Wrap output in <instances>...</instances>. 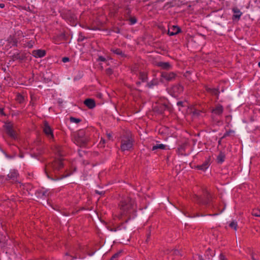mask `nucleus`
<instances>
[{
	"mask_svg": "<svg viewBox=\"0 0 260 260\" xmlns=\"http://www.w3.org/2000/svg\"><path fill=\"white\" fill-rule=\"evenodd\" d=\"M119 213L118 218L123 222L126 223L136 216V206L135 201L129 197L123 198L119 204Z\"/></svg>",
	"mask_w": 260,
	"mask_h": 260,
	"instance_id": "obj_1",
	"label": "nucleus"
},
{
	"mask_svg": "<svg viewBox=\"0 0 260 260\" xmlns=\"http://www.w3.org/2000/svg\"><path fill=\"white\" fill-rule=\"evenodd\" d=\"M62 161V159H56L46 166L45 172L49 178L50 177L48 174L49 172H52L55 175L59 174V172L64 166Z\"/></svg>",
	"mask_w": 260,
	"mask_h": 260,
	"instance_id": "obj_2",
	"label": "nucleus"
},
{
	"mask_svg": "<svg viewBox=\"0 0 260 260\" xmlns=\"http://www.w3.org/2000/svg\"><path fill=\"white\" fill-rule=\"evenodd\" d=\"M73 141L77 145L80 147H85L89 141V138L86 135L84 130L80 129L74 134Z\"/></svg>",
	"mask_w": 260,
	"mask_h": 260,
	"instance_id": "obj_3",
	"label": "nucleus"
},
{
	"mask_svg": "<svg viewBox=\"0 0 260 260\" xmlns=\"http://www.w3.org/2000/svg\"><path fill=\"white\" fill-rule=\"evenodd\" d=\"M194 201L199 205H203L208 207H214L212 204V199L211 194L207 191H206L204 194V198L195 195L193 197Z\"/></svg>",
	"mask_w": 260,
	"mask_h": 260,
	"instance_id": "obj_4",
	"label": "nucleus"
},
{
	"mask_svg": "<svg viewBox=\"0 0 260 260\" xmlns=\"http://www.w3.org/2000/svg\"><path fill=\"white\" fill-rule=\"evenodd\" d=\"M133 139L127 137H124L121 140V149L122 151L129 150L133 146Z\"/></svg>",
	"mask_w": 260,
	"mask_h": 260,
	"instance_id": "obj_5",
	"label": "nucleus"
},
{
	"mask_svg": "<svg viewBox=\"0 0 260 260\" xmlns=\"http://www.w3.org/2000/svg\"><path fill=\"white\" fill-rule=\"evenodd\" d=\"M5 130L6 134L13 140H18V136L17 133L13 129L11 124L8 123L5 126Z\"/></svg>",
	"mask_w": 260,
	"mask_h": 260,
	"instance_id": "obj_6",
	"label": "nucleus"
},
{
	"mask_svg": "<svg viewBox=\"0 0 260 260\" xmlns=\"http://www.w3.org/2000/svg\"><path fill=\"white\" fill-rule=\"evenodd\" d=\"M62 17L70 22L72 25L76 23V17L74 13L71 11H68L62 14Z\"/></svg>",
	"mask_w": 260,
	"mask_h": 260,
	"instance_id": "obj_7",
	"label": "nucleus"
},
{
	"mask_svg": "<svg viewBox=\"0 0 260 260\" xmlns=\"http://www.w3.org/2000/svg\"><path fill=\"white\" fill-rule=\"evenodd\" d=\"M26 54L24 52H17L12 55L10 58L13 61L18 60L20 62H21L26 58Z\"/></svg>",
	"mask_w": 260,
	"mask_h": 260,
	"instance_id": "obj_8",
	"label": "nucleus"
},
{
	"mask_svg": "<svg viewBox=\"0 0 260 260\" xmlns=\"http://www.w3.org/2000/svg\"><path fill=\"white\" fill-rule=\"evenodd\" d=\"M43 132L47 137L50 138H54L53 130L46 121L44 122Z\"/></svg>",
	"mask_w": 260,
	"mask_h": 260,
	"instance_id": "obj_9",
	"label": "nucleus"
},
{
	"mask_svg": "<svg viewBox=\"0 0 260 260\" xmlns=\"http://www.w3.org/2000/svg\"><path fill=\"white\" fill-rule=\"evenodd\" d=\"M19 174L17 171L15 170H13L10 171L9 174L7 175V179L10 181L12 182H17Z\"/></svg>",
	"mask_w": 260,
	"mask_h": 260,
	"instance_id": "obj_10",
	"label": "nucleus"
},
{
	"mask_svg": "<svg viewBox=\"0 0 260 260\" xmlns=\"http://www.w3.org/2000/svg\"><path fill=\"white\" fill-rule=\"evenodd\" d=\"M184 87L180 84H177L173 86L172 88V95L176 97L182 93L183 91Z\"/></svg>",
	"mask_w": 260,
	"mask_h": 260,
	"instance_id": "obj_11",
	"label": "nucleus"
},
{
	"mask_svg": "<svg viewBox=\"0 0 260 260\" xmlns=\"http://www.w3.org/2000/svg\"><path fill=\"white\" fill-rule=\"evenodd\" d=\"M176 75L174 72H162L161 77L167 81H171L175 79Z\"/></svg>",
	"mask_w": 260,
	"mask_h": 260,
	"instance_id": "obj_12",
	"label": "nucleus"
},
{
	"mask_svg": "<svg viewBox=\"0 0 260 260\" xmlns=\"http://www.w3.org/2000/svg\"><path fill=\"white\" fill-rule=\"evenodd\" d=\"M234 14L232 16V20L233 21H239L243 13L237 7H234L232 9Z\"/></svg>",
	"mask_w": 260,
	"mask_h": 260,
	"instance_id": "obj_13",
	"label": "nucleus"
},
{
	"mask_svg": "<svg viewBox=\"0 0 260 260\" xmlns=\"http://www.w3.org/2000/svg\"><path fill=\"white\" fill-rule=\"evenodd\" d=\"M168 108L167 105L161 104H156V105L154 106V111L157 112L158 113H162Z\"/></svg>",
	"mask_w": 260,
	"mask_h": 260,
	"instance_id": "obj_14",
	"label": "nucleus"
},
{
	"mask_svg": "<svg viewBox=\"0 0 260 260\" xmlns=\"http://www.w3.org/2000/svg\"><path fill=\"white\" fill-rule=\"evenodd\" d=\"M31 54L36 58H42L46 55V51L43 49L34 50Z\"/></svg>",
	"mask_w": 260,
	"mask_h": 260,
	"instance_id": "obj_15",
	"label": "nucleus"
},
{
	"mask_svg": "<svg viewBox=\"0 0 260 260\" xmlns=\"http://www.w3.org/2000/svg\"><path fill=\"white\" fill-rule=\"evenodd\" d=\"M181 31V28L177 25H173L172 27L168 29V34L170 36H174L178 34Z\"/></svg>",
	"mask_w": 260,
	"mask_h": 260,
	"instance_id": "obj_16",
	"label": "nucleus"
},
{
	"mask_svg": "<svg viewBox=\"0 0 260 260\" xmlns=\"http://www.w3.org/2000/svg\"><path fill=\"white\" fill-rule=\"evenodd\" d=\"M210 165V159H206L205 161L202 164L200 165H197L196 168L200 170H202L203 171H205L206 169L209 167Z\"/></svg>",
	"mask_w": 260,
	"mask_h": 260,
	"instance_id": "obj_17",
	"label": "nucleus"
},
{
	"mask_svg": "<svg viewBox=\"0 0 260 260\" xmlns=\"http://www.w3.org/2000/svg\"><path fill=\"white\" fill-rule=\"evenodd\" d=\"M223 111V107L220 104H217L215 107L212 110V113L217 115H220Z\"/></svg>",
	"mask_w": 260,
	"mask_h": 260,
	"instance_id": "obj_18",
	"label": "nucleus"
},
{
	"mask_svg": "<svg viewBox=\"0 0 260 260\" xmlns=\"http://www.w3.org/2000/svg\"><path fill=\"white\" fill-rule=\"evenodd\" d=\"M84 104L89 108L92 109L95 107V103L93 99H87L84 102Z\"/></svg>",
	"mask_w": 260,
	"mask_h": 260,
	"instance_id": "obj_19",
	"label": "nucleus"
},
{
	"mask_svg": "<svg viewBox=\"0 0 260 260\" xmlns=\"http://www.w3.org/2000/svg\"><path fill=\"white\" fill-rule=\"evenodd\" d=\"M157 66L162 69L166 70H169L172 68L171 65L168 62H158L157 63Z\"/></svg>",
	"mask_w": 260,
	"mask_h": 260,
	"instance_id": "obj_20",
	"label": "nucleus"
},
{
	"mask_svg": "<svg viewBox=\"0 0 260 260\" xmlns=\"http://www.w3.org/2000/svg\"><path fill=\"white\" fill-rule=\"evenodd\" d=\"M111 51L114 54L120 55L121 57H126V55L123 53L122 51L119 48H112Z\"/></svg>",
	"mask_w": 260,
	"mask_h": 260,
	"instance_id": "obj_21",
	"label": "nucleus"
},
{
	"mask_svg": "<svg viewBox=\"0 0 260 260\" xmlns=\"http://www.w3.org/2000/svg\"><path fill=\"white\" fill-rule=\"evenodd\" d=\"M8 41H9V43L12 46H14V47H17V46L18 40L14 36H10V37L8 39Z\"/></svg>",
	"mask_w": 260,
	"mask_h": 260,
	"instance_id": "obj_22",
	"label": "nucleus"
},
{
	"mask_svg": "<svg viewBox=\"0 0 260 260\" xmlns=\"http://www.w3.org/2000/svg\"><path fill=\"white\" fill-rule=\"evenodd\" d=\"M225 155L224 153L221 151L220 152L219 154L217 157V161L218 164H222L225 159Z\"/></svg>",
	"mask_w": 260,
	"mask_h": 260,
	"instance_id": "obj_23",
	"label": "nucleus"
},
{
	"mask_svg": "<svg viewBox=\"0 0 260 260\" xmlns=\"http://www.w3.org/2000/svg\"><path fill=\"white\" fill-rule=\"evenodd\" d=\"M166 147L167 146L162 144H156L152 146V150L154 151L158 149L164 150L166 149Z\"/></svg>",
	"mask_w": 260,
	"mask_h": 260,
	"instance_id": "obj_24",
	"label": "nucleus"
},
{
	"mask_svg": "<svg viewBox=\"0 0 260 260\" xmlns=\"http://www.w3.org/2000/svg\"><path fill=\"white\" fill-rule=\"evenodd\" d=\"M36 193L38 197L41 198L46 197L48 196L47 191H44L42 190H38Z\"/></svg>",
	"mask_w": 260,
	"mask_h": 260,
	"instance_id": "obj_25",
	"label": "nucleus"
},
{
	"mask_svg": "<svg viewBox=\"0 0 260 260\" xmlns=\"http://www.w3.org/2000/svg\"><path fill=\"white\" fill-rule=\"evenodd\" d=\"M158 84V81L156 79H153L150 83L147 84V86L149 87H152L153 86H156Z\"/></svg>",
	"mask_w": 260,
	"mask_h": 260,
	"instance_id": "obj_26",
	"label": "nucleus"
},
{
	"mask_svg": "<svg viewBox=\"0 0 260 260\" xmlns=\"http://www.w3.org/2000/svg\"><path fill=\"white\" fill-rule=\"evenodd\" d=\"M124 13V15L125 16V18L128 19V18L129 17L131 16V11L130 9L127 7L125 9Z\"/></svg>",
	"mask_w": 260,
	"mask_h": 260,
	"instance_id": "obj_27",
	"label": "nucleus"
},
{
	"mask_svg": "<svg viewBox=\"0 0 260 260\" xmlns=\"http://www.w3.org/2000/svg\"><path fill=\"white\" fill-rule=\"evenodd\" d=\"M229 226L232 229H233L234 230L236 231L237 230V223L235 221H233L229 224Z\"/></svg>",
	"mask_w": 260,
	"mask_h": 260,
	"instance_id": "obj_28",
	"label": "nucleus"
},
{
	"mask_svg": "<svg viewBox=\"0 0 260 260\" xmlns=\"http://www.w3.org/2000/svg\"><path fill=\"white\" fill-rule=\"evenodd\" d=\"M121 251L117 252V253H115L114 255H112L110 260H118Z\"/></svg>",
	"mask_w": 260,
	"mask_h": 260,
	"instance_id": "obj_29",
	"label": "nucleus"
},
{
	"mask_svg": "<svg viewBox=\"0 0 260 260\" xmlns=\"http://www.w3.org/2000/svg\"><path fill=\"white\" fill-rule=\"evenodd\" d=\"M139 78L142 82H144L146 79V75L144 73L140 72L139 73Z\"/></svg>",
	"mask_w": 260,
	"mask_h": 260,
	"instance_id": "obj_30",
	"label": "nucleus"
},
{
	"mask_svg": "<svg viewBox=\"0 0 260 260\" xmlns=\"http://www.w3.org/2000/svg\"><path fill=\"white\" fill-rule=\"evenodd\" d=\"M252 215L256 217H260V210H253V211H252Z\"/></svg>",
	"mask_w": 260,
	"mask_h": 260,
	"instance_id": "obj_31",
	"label": "nucleus"
},
{
	"mask_svg": "<svg viewBox=\"0 0 260 260\" xmlns=\"http://www.w3.org/2000/svg\"><path fill=\"white\" fill-rule=\"evenodd\" d=\"M126 19L129 21L130 24L132 25L136 23L137 22V19L135 17H129Z\"/></svg>",
	"mask_w": 260,
	"mask_h": 260,
	"instance_id": "obj_32",
	"label": "nucleus"
},
{
	"mask_svg": "<svg viewBox=\"0 0 260 260\" xmlns=\"http://www.w3.org/2000/svg\"><path fill=\"white\" fill-rule=\"evenodd\" d=\"M219 93V90H218V89H216V88H213L211 91V94H212V95H216L217 96H218Z\"/></svg>",
	"mask_w": 260,
	"mask_h": 260,
	"instance_id": "obj_33",
	"label": "nucleus"
},
{
	"mask_svg": "<svg viewBox=\"0 0 260 260\" xmlns=\"http://www.w3.org/2000/svg\"><path fill=\"white\" fill-rule=\"evenodd\" d=\"M70 121L72 122H75L76 123H79L80 122H81V120L79 118H75L73 117H71L70 118Z\"/></svg>",
	"mask_w": 260,
	"mask_h": 260,
	"instance_id": "obj_34",
	"label": "nucleus"
},
{
	"mask_svg": "<svg viewBox=\"0 0 260 260\" xmlns=\"http://www.w3.org/2000/svg\"><path fill=\"white\" fill-rule=\"evenodd\" d=\"M251 258L252 260H260L258 255L253 253L251 254Z\"/></svg>",
	"mask_w": 260,
	"mask_h": 260,
	"instance_id": "obj_35",
	"label": "nucleus"
},
{
	"mask_svg": "<svg viewBox=\"0 0 260 260\" xmlns=\"http://www.w3.org/2000/svg\"><path fill=\"white\" fill-rule=\"evenodd\" d=\"M203 113L202 111L195 109L193 112V114L194 115L199 116L200 115L201 113Z\"/></svg>",
	"mask_w": 260,
	"mask_h": 260,
	"instance_id": "obj_36",
	"label": "nucleus"
},
{
	"mask_svg": "<svg viewBox=\"0 0 260 260\" xmlns=\"http://www.w3.org/2000/svg\"><path fill=\"white\" fill-rule=\"evenodd\" d=\"M105 72L107 75L110 76L113 74V70L111 68L106 69Z\"/></svg>",
	"mask_w": 260,
	"mask_h": 260,
	"instance_id": "obj_37",
	"label": "nucleus"
},
{
	"mask_svg": "<svg viewBox=\"0 0 260 260\" xmlns=\"http://www.w3.org/2000/svg\"><path fill=\"white\" fill-rule=\"evenodd\" d=\"M34 42L31 41L27 42V43L25 45V47H27L29 48H31L33 47Z\"/></svg>",
	"mask_w": 260,
	"mask_h": 260,
	"instance_id": "obj_38",
	"label": "nucleus"
},
{
	"mask_svg": "<svg viewBox=\"0 0 260 260\" xmlns=\"http://www.w3.org/2000/svg\"><path fill=\"white\" fill-rule=\"evenodd\" d=\"M17 100L20 103H21L24 101V98L22 95L19 94L17 95Z\"/></svg>",
	"mask_w": 260,
	"mask_h": 260,
	"instance_id": "obj_39",
	"label": "nucleus"
},
{
	"mask_svg": "<svg viewBox=\"0 0 260 260\" xmlns=\"http://www.w3.org/2000/svg\"><path fill=\"white\" fill-rule=\"evenodd\" d=\"M194 260H204L200 255L196 254L194 256Z\"/></svg>",
	"mask_w": 260,
	"mask_h": 260,
	"instance_id": "obj_40",
	"label": "nucleus"
},
{
	"mask_svg": "<svg viewBox=\"0 0 260 260\" xmlns=\"http://www.w3.org/2000/svg\"><path fill=\"white\" fill-rule=\"evenodd\" d=\"M69 175L68 174L64 175V174H60L59 175V176L57 177L56 179H62L64 177L68 176Z\"/></svg>",
	"mask_w": 260,
	"mask_h": 260,
	"instance_id": "obj_41",
	"label": "nucleus"
},
{
	"mask_svg": "<svg viewBox=\"0 0 260 260\" xmlns=\"http://www.w3.org/2000/svg\"><path fill=\"white\" fill-rule=\"evenodd\" d=\"M98 61L105 62V61H106V59L104 57H103L102 56H100L99 57V58H98Z\"/></svg>",
	"mask_w": 260,
	"mask_h": 260,
	"instance_id": "obj_42",
	"label": "nucleus"
},
{
	"mask_svg": "<svg viewBox=\"0 0 260 260\" xmlns=\"http://www.w3.org/2000/svg\"><path fill=\"white\" fill-rule=\"evenodd\" d=\"M70 58L68 57H64L62 58V61L63 62H67L69 61Z\"/></svg>",
	"mask_w": 260,
	"mask_h": 260,
	"instance_id": "obj_43",
	"label": "nucleus"
},
{
	"mask_svg": "<svg viewBox=\"0 0 260 260\" xmlns=\"http://www.w3.org/2000/svg\"><path fill=\"white\" fill-rule=\"evenodd\" d=\"M85 39V37L82 36L81 35V33L79 34V37L78 38V41H83L84 39Z\"/></svg>",
	"mask_w": 260,
	"mask_h": 260,
	"instance_id": "obj_44",
	"label": "nucleus"
},
{
	"mask_svg": "<svg viewBox=\"0 0 260 260\" xmlns=\"http://www.w3.org/2000/svg\"><path fill=\"white\" fill-rule=\"evenodd\" d=\"M219 258L220 260H228L223 254H220Z\"/></svg>",
	"mask_w": 260,
	"mask_h": 260,
	"instance_id": "obj_45",
	"label": "nucleus"
},
{
	"mask_svg": "<svg viewBox=\"0 0 260 260\" xmlns=\"http://www.w3.org/2000/svg\"><path fill=\"white\" fill-rule=\"evenodd\" d=\"M177 105L180 107H183V102L182 101H179L177 103Z\"/></svg>",
	"mask_w": 260,
	"mask_h": 260,
	"instance_id": "obj_46",
	"label": "nucleus"
},
{
	"mask_svg": "<svg viewBox=\"0 0 260 260\" xmlns=\"http://www.w3.org/2000/svg\"><path fill=\"white\" fill-rule=\"evenodd\" d=\"M213 88H210V87H206V91L209 92V93H210L211 92V91L212 90Z\"/></svg>",
	"mask_w": 260,
	"mask_h": 260,
	"instance_id": "obj_47",
	"label": "nucleus"
},
{
	"mask_svg": "<svg viewBox=\"0 0 260 260\" xmlns=\"http://www.w3.org/2000/svg\"><path fill=\"white\" fill-rule=\"evenodd\" d=\"M0 115H5L4 112V109L0 108Z\"/></svg>",
	"mask_w": 260,
	"mask_h": 260,
	"instance_id": "obj_48",
	"label": "nucleus"
},
{
	"mask_svg": "<svg viewBox=\"0 0 260 260\" xmlns=\"http://www.w3.org/2000/svg\"><path fill=\"white\" fill-rule=\"evenodd\" d=\"M4 177H0V185L4 183Z\"/></svg>",
	"mask_w": 260,
	"mask_h": 260,
	"instance_id": "obj_49",
	"label": "nucleus"
},
{
	"mask_svg": "<svg viewBox=\"0 0 260 260\" xmlns=\"http://www.w3.org/2000/svg\"><path fill=\"white\" fill-rule=\"evenodd\" d=\"M230 135V132H226L223 135V136L222 137V138H225L227 136H229Z\"/></svg>",
	"mask_w": 260,
	"mask_h": 260,
	"instance_id": "obj_50",
	"label": "nucleus"
},
{
	"mask_svg": "<svg viewBox=\"0 0 260 260\" xmlns=\"http://www.w3.org/2000/svg\"><path fill=\"white\" fill-rule=\"evenodd\" d=\"M173 253L176 255H178L179 254V251L178 250H175L173 251Z\"/></svg>",
	"mask_w": 260,
	"mask_h": 260,
	"instance_id": "obj_51",
	"label": "nucleus"
},
{
	"mask_svg": "<svg viewBox=\"0 0 260 260\" xmlns=\"http://www.w3.org/2000/svg\"><path fill=\"white\" fill-rule=\"evenodd\" d=\"M118 228H119V226L117 227V228H112L111 229L110 231L112 232H116Z\"/></svg>",
	"mask_w": 260,
	"mask_h": 260,
	"instance_id": "obj_52",
	"label": "nucleus"
},
{
	"mask_svg": "<svg viewBox=\"0 0 260 260\" xmlns=\"http://www.w3.org/2000/svg\"><path fill=\"white\" fill-rule=\"evenodd\" d=\"M5 7V5L4 4H0V7L1 8H3Z\"/></svg>",
	"mask_w": 260,
	"mask_h": 260,
	"instance_id": "obj_53",
	"label": "nucleus"
},
{
	"mask_svg": "<svg viewBox=\"0 0 260 260\" xmlns=\"http://www.w3.org/2000/svg\"><path fill=\"white\" fill-rule=\"evenodd\" d=\"M95 192L98 194H102V192H100V191H99L98 190H95Z\"/></svg>",
	"mask_w": 260,
	"mask_h": 260,
	"instance_id": "obj_54",
	"label": "nucleus"
},
{
	"mask_svg": "<svg viewBox=\"0 0 260 260\" xmlns=\"http://www.w3.org/2000/svg\"><path fill=\"white\" fill-rule=\"evenodd\" d=\"M70 257H71V259H68L67 260H73L74 258L73 257H72V256H70Z\"/></svg>",
	"mask_w": 260,
	"mask_h": 260,
	"instance_id": "obj_55",
	"label": "nucleus"
},
{
	"mask_svg": "<svg viewBox=\"0 0 260 260\" xmlns=\"http://www.w3.org/2000/svg\"><path fill=\"white\" fill-rule=\"evenodd\" d=\"M63 214H64L65 216H68V215H69V213H64Z\"/></svg>",
	"mask_w": 260,
	"mask_h": 260,
	"instance_id": "obj_56",
	"label": "nucleus"
},
{
	"mask_svg": "<svg viewBox=\"0 0 260 260\" xmlns=\"http://www.w3.org/2000/svg\"><path fill=\"white\" fill-rule=\"evenodd\" d=\"M183 149V147L182 146H181L179 148V150H182Z\"/></svg>",
	"mask_w": 260,
	"mask_h": 260,
	"instance_id": "obj_57",
	"label": "nucleus"
},
{
	"mask_svg": "<svg viewBox=\"0 0 260 260\" xmlns=\"http://www.w3.org/2000/svg\"><path fill=\"white\" fill-rule=\"evenodd\" d=\"M217 213L213 214H209V215H217Z\"/></svg>",
	"mask_w": 260,
	"mask_h": 260,
	"instance_id": "obj_58",
	"label": "nucleus"
},
{
	"mask_svg": "<svg viewBox=\"0 0 260 260\" xmlns=\"http://www.w3.org/2000/svg\"><path fill=\"white\" fill-rule=\"evenodd\" d=\"M66 255H67V256H70V255H69V253H68V252H67V253H66Z\"/></svg>",
	"mask_w": 260,
	"mask_h": 260,
	"instance_id": "obj_59",
	"label": "nucleus"
},
{
	"mask_svg": "<svg viewBox=\"0 0 260 260\" xmlns=\"http://www.w3.org/2000/svg\"><path fill=\"white\" fill-rule=\"evenodd\" d=\"M116 32L117 33L119 32V29L118 28H117V30H116Z\"/></svg>",
	"mask_w": 260,
	"mask_h": 260,
	"instance_id": "obj_60",
	"label": "nucleus"
},
{
	"mask_svg": "<svg viewBox=\"0 0 260 260\" xmlns=\"http://www.w3.org/2000/svg\"><path fill=\"white\" fill-rule=\"evenodd\" d=\"M116 32L117 33L119 32V29L118 28H117V30H116Z\"/></svg>",
	"mask_w": 260,
	"mask_h": 260,
	"instance_id": "obj_61",
	"label": "nucleus"
},
{
	"mask_svg": "<svg viewBox=\"0 0 260 260\" xmlns=\"http://www.w3.org/2000/svg\"><path fill=\"white\" fill-rule=\"evenodd\" d=\"M140 84V82H139H139H137V85Z\"/></svg>",
	"mask_w": 260,
	"mask_h": 260,
	"instance_id": "obj_62",
	"label": "nucleus"
},
{
	"mask_svg": "<svg viewBox=\"0 0 260 260\" xmlns=\"http://www.w3.org/2000/svg\"><path fill=\"white\" fill-rule=\"evenodd\" d=\"M258 67L260 68V61L258 62Z\"/></svg>",
	"mask_w": 260,
	"mask_h": 260,
	"instance_id": "obj_63",
	"label": "nucleus"
},
{
	"mask_svg": "<svg viewBox=\"0 0 260 260\" xmlns=\"http://www.w3.org/2000/svg\"><path fill=\"white\" fill-rule=\"evenodd\" d=\"M220 143H221V140H219V141H218V144H220Z\"/></svg>",
	"mask_w": 260,
	"mask_h": 260,
	"instance_id": "obj_64",
	"label": "nucleus"
}]
</instances>
